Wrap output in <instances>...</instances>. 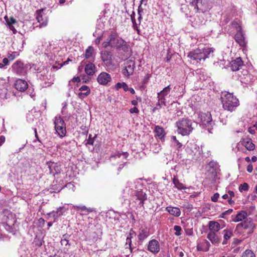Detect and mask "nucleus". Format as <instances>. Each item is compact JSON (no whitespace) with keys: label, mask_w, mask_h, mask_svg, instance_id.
Wrapping results in <instances>:
<instances>
[{"label":"nucleus","mask_w":257,"mask_h":257,"mask_svg":"<svg viewBox=\"0 0 257 257\" xmlns=\"http://www.w3.org/2000/svg\"><path fill=\"white\" fill-rule=\"evenodd\" d=\"M102 46L105 48L110 47L118 51H122L125 53L131 51L130 45L119 37L118 34L115 31L110 32L107 39L102 43Z\"/></svg>","instance_id":"nucleus-1"},{"label":"nucleus","mask_w":257,"mask_h":257,"mask_svg":"<svg viewBox=\"0 0 257 257\" xmlns=\"http://www.w3.org/2000/svg\"><path fill=\"white\" fill-rule=\"evenodd\" d=\"M214 49L212 48L205 47L198 48L188 53V57L193 63H198L201 60L213 56Z\"/></svg>","instance_id":"nucleus-2"},{"label":"nucleus","mask_w":257,"mask_h":257,"mask_svg":"<svg viewBox=\"0 0 257 257\" xmlns=\"http://www.w3.org/2000/svg\"><path fill=\"white\" fill-rule=\"evenodd\" d=\"M221 99L223 108L231 112L234 111L239 105L238 99L232 93L222 92Z\"/></svg>","instance_id":"nucleus-3"},{"label":"nucleus","mask_w":257,"mask_h":257,"mask_svg":"<svg viewBox=\"0 0 257 257\" xmlns=\"http://www.w3.org/2000/svg\"><path fill=\"white\" fill-rule=\"evenodd\" d=\"M177 132L182 136L189 135L193 131V122L191 120L183 118L176 122Z\"/></svg>","instance_id":"nucleus-4"},{"label":"nucleus","mask_w":257,"mask_h":257,"mask_svg":"<svg viewBox=\"0 0 257 257\" xmlns=\"http://www.w3.org/2000/svg\"><path fill=\"white\" fill-rule=\"evenodd\" d=\"M31 68L36 70V72L38 73L37 77L42 81L44 82V83L42 84L43 87H46L53 83V80L46 69H43V71L40 70L39 68H37V65L35 64H33Z\"/></svg>","instance_id":"nucleus-5"},{"label":"nucleus","mask_w":257,"mask_h":257,"mask_svg":"<svg viewBox=\"0 0 257 257\" xmlns=\"http://www.w3.org/2000/svg\"><path fill=\"white\" fill-rule=\"evenodd\" d=\"M254 227V224L250 218L246 219L244 221L238 224L236 226L235 232H242L243 233H251Z\"/></svg>","instance_id":"nucleus-6"},{"label":"nucleus","mask_w":257,"mask_h":257,"mask_svg":"<svg viewBox=\"0 0 257 257\" xmlns=\"http://www.w3.org/2000/svg\"><path fill=\"white\" fill-rule=\"evenodd\" d=\"M128 155V153L126 152L121 153L119 151H117L110 157V160L112 162L117 161V163H119L120 160L122 162H123L122 164H121L119 165V167L117 169L118 171L121 170V169L127 163V162H123V160H126Z\"/></svg>","instance_id":"nucleus-7"},{"label":"nucleus","mask_w":257,"mask_h":257,"mask_svg":"<svg viewBox=\"0 0 257 257\" xmlns=\"http://www.w3.org/2000/svg\"><path fill=\"white\" fill-rule=\"evenodd\" d=\"M54 123L56 132L60 137H63L66 134V124L63 118L60 116H55Z\"/></svg>","instance_id":"nucleus-8"},{"label":"nucleus","mask_w":257,"mask_h":257,"mask_svg":"<svg viewBox=\"0 0 257 257\" xmlns=\"http://www.w3.org/2000/svg\"><path fill=\"white\" fill-rule=\"evenodd\" d=\"M124 68L122 70V74L126 77H128L134 73L135 68V62L133 58L127 60L124 63Z\"/></svg>","instance_id":"nucleus-9"},{"label":"nucleus","mask_w":257,"mask_h":257,"mask_svg":"<svg viewBox=\"0 0 257 257\" xmlns=\"http://www.w3.org/2000/svg\"><path fill=\"white\" fill-rule=\"evenodd\" d=\"M12 71L19 75H24L27 72V68L20 60H17L12 66Z\"/></svg>","instance_id":"nucleus-10"},{"label":"nucleus","mask_w":257,"mask_h":257,"mask_svg":"<svg viewBox=\"0 0 257 257\" xmlns=\"http://www.w3.org/2000/svg\"><path fill=\"white\" fill-rule=\"evenodd\" d=\"M147 250L154 254H156L160 250V245L159 241L153 239L150 240L148 243Z\"/></svg>","instance_id":"nucleus-11"},{"label":"nucleus","mask_w":257,"mask_h":257,"mask_svg":"<svg viewBox=\"0 0 257 257\" xmlns=\"http://www.w3.org/2000/svg\"><path fill=\"white\" fill-rule=\"evenodd\" d=\"M192 26L195 28H198L205 24L206 20L204 18L203 12L196 14L194 16L193 19L191 20Z\"/></svg>","instance_id":"nucleus-12"},{"label":"nucleus","mask_w":257,"mask_h":257,"mask_svg":"<svg viewBox=\"0 0 257 257\" xmlns=\"http://www.w3.org/2000/svg\"><path fill=\"white\" fill-rule=\"evenodd\" d=\"M43 9L37 10L36 12V19L39 23V27H45L48 23L47 18L43 15Z\"/></svg>","instance_id":"nucleus-13"},{"label":"nucleus","mask_w":257,"mask_h":257,"mask_svg":"<svg viewBox=\"0 0 257 257\" xmlns=\"http://www.w3.org/2000/svg\"><path fill=\"white\" fill-rule=\"evenodd\" d=\"M136 203L138 202V207L144 208V201L147 199V195L142 190L137 191L135 193Z\"/></svg>","instance_id":"nucleus-14"},{"label":"nucleus","mask_w":257,"mask_h":257,"mask_svg":"<svg viewBox=\"0 0 257 257\" xmlns=\"http://www.w3.org/2000/svg\"><path fill=\"white\" fill-rule=\"evenodd\" d=\"M198 118L203 125H206L210 124L212 121V117L211 114L207 112V113H197Z\"/></svg>","instance_id":"nucleus-15"},{"label":"nucleus","mask_w":257,"mask_h":257,"mask_svg":"<svg viewBox=\"0 0 257 257\" xmlns=\"http://www.w3.org/2000/svg\"><path fill=\"white\" fill-rule=\"evenodd\" d=\"M97 80L99 84L105 85L111 81V77L108 73L103 72L98 75Z\"/></svg>","instance_id":"nucleus-16"},{"label":"nucleus","mask_w":257,"mask_h":257,"mask_svg":"<svg viewBox=\"0 0 257 257\" xmlns=\"http://www.w3.org/2000/svg\"><path fill=\"white\" fill-rule=\"evenodd\" d=\"M243 66V61L240 57L232 60L230 63V68L233 71H239Z\"/></svg>","instance_id":"nucleus-17"},{"label":"nucleus","mask_w":257,"mask_h":257,"mask_svg":"<svg viewBox=\"0 0 257 257\" xmlns=\"http://www.w3.org/2000/svg\"><path fill=\"white\" fill-rule=\"evenodd\" d=\"M171 90L170 85H168L165 87L161 92L158 93V98L159 101H161L162 103H163L166 105V99L165 97L168 95Z\"/></svg>","instance_id":"nucleus-18"},{"label":"nucleus","mask_w":257,"mask_h":257,"mask_svg":"<svg viewBox=\"0 0 257 257\" xmlns=\"http://www.w3.org/2000/svg\"><path fill=\"white\" fill-rule=\"evenodd\" d=\"M15 87L17 90L21 92H24L28 88V84L25 80L19 79L16 81Z\"/></svg>","instance_id":"nucleus-19"},{"label":"nucleus","mask_w":257,"mask_h":257,"mask_svg":"<svg viewBox=\"0 0 257 257\" xmlns=\"http://www.w3.org/2000/svg\"><path fill=\"white\" fill-rule=\"evenodd\" d=\"M47 164L49 169L50 173L53 175L54 176L60 172V167L57 163L52 162H48L47 163Z\"/></svg>","instance_id":"nucleus-20"},{"label":"nucleus","mask_w":257,"mask_h":257,"mask_svg":"<svg viewBox=\"0 0 257 257\" xmlns=\"http://www.w3.org/2000/svg\"><path fill=\"white\" fill-rule=\"evenodd\" d=\"M235 40L240 46L243 47L246 45L245 37L244 36L241 30H238L235 35Z\"/></svg>","instance_id":"nucleus-21"},{"label":"nucleus","mask_w":257,"mask_h":257,"mask_svg":"<svg viewBox=\"0 0 257 257\" xmlns=\"http://www.w3.org/2000/svg\"><path fill=\"white\" fill-rule=\"evenodd\" d=\"M96 69L95 65L93 63L90 62L85 65V72L87 75L92 76L95 73Z\"/></svg>","instance_id":"nucleus-22"},{"label":"nucleus","mask_w":257,"mask_h":257,"mask_svg":"<svg viewBox=\"0 0 257 257\" xmlns=\"http://www.w3.org/2000/svg\"><path fill=\"white\" fill-rule=\"evenodd\" d=\"M210 246V244L209 242L204 239L198 244L197 248V250L199 251H207L209 249Z\"/></svg>","instance_id":"nucleus-23"},{"label":"nucleus","mask_w":257,"mask_h":257,"mask_svg":"<svg viewBox=\"0 0 257 257\" xmlns=\"http://www.w3.org/2000/svg\"><path fill=\"white\" fill-rule=\"evenodd\" d=\"M207 238L214 245H217L220 242L218 236L213 232H209L207 234Z\"/></svg>","instance_id":"nucleus-24"},{"label":"nucleus","mask_w":257,"mask_h":257,"mask_svg":"<svg viewBox=\"0 0 257 257\" xmlns=\"http://www.w3.org/2000/svg\"><path fill=\"white\" fill-rule=\"evenodd\" d=\"M65 211V210L64 207H59L56 211H53L48 213V215L53 217L54 219H56L62 215Z\"/></svg>","instance_id":"nucleus-25"},{"label":"nucleus","mask_w":257,"mask_h":257,"mask_svg":"<svg viewBox=\"0 0 257 257\" xmlns=\"http://www.w3.org/2000/svg\"><path fill=\"white\" fill-rule=\"evenodd\" d=\"M241 144L249 151L253 150L255 148L254 145L252 143L251 140L249 138L243 139Z\"/></svg>","instance_id":"nucleus-26"},{"label":"nucleus","mask_w":257,"mask_h":257,"mask_svg":"<svg viewBox=\"0 0 257 257\" xmlns=\"http://www.w3.org/2000/svg\"><path fill=\"white\" fill-rule=\"evenodd\" d=\"M208 227L210 231V232L216 233L220 230V225L217 221H210L208 223Z\"/></svg>","instance_id":"nucleus-27"},{"label":"nucleus","mask_w":257,"mask_h":257,"mask_svg":"<svg viewBox=\"0 0 257 257\" xmlns=\"http://www.w3.org/2000/svg\"><path fill=\"white\" fill-rule=\"evenodd\" d=\"M200 4H201V1L200 0H190V5L194 7V9L195 10L196 12L200 11L201 12H203L204 10L200 6Z\"/></svg>","instance_id":"nucleus-28"},{"label":"nucleus","mask_w":257,"mask_h":257,"mask_svg":"<svg viewBox=\"0 0 257 257\" xmlns=\"http://www.w3.org/2000/svg\"><path fill=\"white\" fill-rule=\"evenodd\" d=\"M166 210L171 215L178 217L181 214V211L178 207L168 206Z\"/></svg>","instance_id":"nucleus-29"},{"label":"nucleus","mask_w":257,"mask_h":257,"mask_svg":"<svg viewBox=\"0 0 257 257\" xmlns=\"http://www.w3.org/2000/svg\"><path fill=\"white\" fill-rule=\"evenodd\" d=\"M247 214L245 211H241L239 212L236 216L232 219L234 222H239L245 219L247 217Z\"/></svg>","instance_id":"nucleus-30"},{"label":"nucleus","mask_w":257,"mask_h":257,"mask_svg":"<svg viewBox=\"0 0 257 257\" xmlns=\"http://www.w3.org/2000/svg\"><path fill=\"white\" fill-rule=\"evenodd\" d=\"M95 54L93 47L89 46L85 51V58L86 59L91 58L93 60L94 59Z\"/></svg>","instance_id":"nucleus-31"},{"label":"nucleus","mask_w":257,"mask_h":257,"mask_svg":"<svg viewBox=\"0 0 257 257\" xmlns=\"http://www.w3.org/2000/svg\"><path fill=\"white\" fill-rule=\"evenodd\" d=\"M111 57V52L108 51L104 50L101 53V58L103 62L111 61L112 59Z\"/></svg>","instance_id":"nucleus-32"},{"label":"nucleus","mask_w":257,"mask_h":257,"mask_svg":"<svg viewBox=\"0 0 257 257\" xmlns=\"http://www.w3.org/2000/svg\"><path fill=\"white\" fill-rule=\"evenodd\" d=\"M150 235L149 231L147 229H143L140 231L138 235V238L140 241L142 242Z\"/></svg>","instance_id":"nucleus-33"},{"label":"nucleus","mask_w":257,"mask_h":257,"mask_svg":"<svg viewBox=\"0 0 257 257\" xmlns=\"http://www.w3.org/2000/svg\"><path fill=\"white\" fill-rule=\"evenodd\" d=\"M155 132L156 133V135L160 139H162L165 135V132L164 128L159 125L156 126L155 128Z\"/></svg>","instance_id":"nucleus-34"},{"label":"nucleus","mask_w":257,"mask_h":257,"mask_svg":"<svg viewBox=\"0 0 257 257\" xmlns=\"http://www.w3.org/2000/svg\"><path fill=\"white\" fill-rule=\"evenodd\" d=\"M173 182L175 187L179 190L185 189L186 188L182 183L180 182L176 176L174 177L173 179Z\"/></svg>","instance_id":"nucleus-35"},{"label":"nucleus","mask_w":257,"mask_h":257,"mask_svg":"<svg viewBox=\"0 0 257 257\" xmlns=\"http://www.w3.org/2000/svg\"><path fill=\"white\" fill-rule=\"evenodd\" d=\"M222 233L223 234L224 238V240L222 242V244H226V240L229 239L230 238V237L232 235V231L229 230L224 229Z\"/></svg>","instance_id":"nucleus-36"},{"label":"nucleus","mask_w":257,"mask_h":257,"mask_svg":"<svg viewBox=\"0 0 257 257\" xmlns=\"http://www.w3.org/2000/svg\"><path fill=\"white\" fill-rule=\"evenodd\" d=\"M16 219L13 218V219L10 220H8L6 222V229L9 230L10 232H12L13 226L14 225V223L16 222Z\"/></svg>","instance_id":"nucleus-37"},{"label":"nucleus","mask_w":257,"mask_h":257,"mask_svg":"<svg viewBox=\"0 0 257 257\" xmlns=\"http://www.w3.org/2000/svg\"><path fill=\"white\" fill-rule=\"evenodd\" d=\"M128 86L125 82H118L115 85V88L118 90L120 88H123L125 91H127Z\"/></svg>","instance_id":"nucleus-38"},{"label":"nucleus","mask_w":257,"mask_h":257,"mask_svg":"<svg viewBox=\"0 0 257 257\" xmlns=\"http://www.w3.org/2000/svg\"><path fill=\"white\" fill-rule=\"evenodd\" d=\"M63 238H62L61 240V245L65 246H67V245H70V244L69 243V240L68 239V238L69 237V235L68 234H65L63 235Z\"/></svg>","instance_id":"nucleus-39"},{"label":"nucleus","mask_w":257,"mask_h":257,"mask_svg":"<svg viewBox=\"0 0 257 257\" xmlns=\"http://www.w3.org/2000/svg\"><path fill=\"white\" fill-rule=\"evenodd\" d=\"M181 11L187 16H188L190 14V10L188 6L186 5H182L181 7Z\"/></svg>","instance_id":"nucleus-40"},{"label":"nucleus","mask_w":257,"mask_h":257,"mask_svg":"<svg viewBox=\"0 0 257 257\" xmlns=\"http://www.w3.org/2000/svg\"><path fill=\"white\" fill-rule=\"evenodd\" d=\"M242 257H255L254 253L250 250H246L242 254Z\"/></svg>","instance_id":"nucleus-41"},{"label":"nucleus","mask_w":257,"mask_h":257,"mask_svg":"<svg viewBox=\"0 0 257 257\" xmlns=\"http://www.w3.org/2000/svg\"><path fill=\"white\" fill-rule=\"evenodd\" d=\"M172 140L174 142V145L177 149H180L182 147V144L180 143L176 139L175 136H172Z\"/></svg>","instance_id":"nucleus-42"},{"label":"nucleus","mask_w":257,"mask_h":257,"mask_svg":"<svg viewBox=\"0 0 257 257\" xmlns=\"http://www.w3.org/2000/svg\"><path fill=\"white\" fill-rule=\"evenodd\" d=\"M79 90L82 92L83 91H85L84 93H86L87 95H89L90 93V89L87 85H82L80 87Z\"/></svg>","instance_id":"nucleus-43"},{"label":"nucleus","mask_w":257,"mask_h":257,"mask_svg":"<svg viewBox=\"0 0 257 257\" xmlns=\"http://www.w3.org/2000/svg\"><path fill=\"white\" fill-rule=\"evenodd\" d=\"M174 230L175 231V234L177 236H179L181 234L182 228L181 226L178 225H175Z\"/></svg>","instance_id":"nucleus-44"},{"label":"nucleus","mask_w":257,"mask_h":257,"mask_svg":"<svg viewBox=\"0 0 257 257\" xmlns=\"http://www.w3.org/2000/svg\"><path fill=\"white\" fill-rule=\"evenodd\" d=\"M136 181H134V182H132L131 181H127V185L126 186V188H130L131 190H133L134 189V188H136Z\"/></svg>","instance_id":"nucleus-45"},{"label":"nucleus","mask_w":257,"mask_h":257,"mask_svg":"<svg viewBox=\"0 0 257 257\" xmlns=\"http://www.w3.org/2000/svg\"><path fill=\"white\" fill-rule=\"evenodd\" d=\"M5 19L6 20V23H7L8 25H13L16 23V20L14 18H11L9 19H8V18L7 16H6L5 17Z\"/></svg>","instance_id":"nucleus-46"},{"label":"nucleus","mask_w":257,"mask_h":257,"mask_svg":"<svg viewBox=\"0 0 257 257\" xmlns=\"http://www.w3.org/2000/svg\"><path fill=\"white\" fill-rule=\"evenodd\" d=\"M248 190V185L246 183H244L243 184H241L239 186V190L240 192H242L243 191H247Z\"/></svg>","instance_id":"nucleus-47"},{"label":"nucleus","mask_w":257,"mask_h":257,"mask_svg":"<svg viewBox=\"0 0 257 257\" xmlns=\"http://www.w3.org/2000/svg\"><path fill=\"white\" fill-rule=\"evenodd\" d=\"M77 208L81 211H85L87 212H92L93 211V209L92 208H88L85 206H77Z\"/></svg>","instance_id":"nucleus-48"},{"label":"nucleus","mask_w":257,"mask_h":257,"mask_svg":"<svg viewBox=\"0 0 257 257\" xmlns=\"http://www.w3.org/2000/svg\"><path fill=\"white\" fill-rule=\"evenodd\" d=\"M132 236H127L126 239V243H125V246L126 248L127 247V245L129 247V248L131 249V251H132V249L131 248V244H132Z\"/></svg>","instance_id":"nucleus-49"},{"label":"nucleus","mask_w":257,"mask_h":257,"mask_svg":"<svg viewBox=\"0 0 257 257\" xmlns=\"http://www.w3.org/2000/svg\"><path fill=\"white\" fill-rule=\"evenodd\" d=\"M231 25L233 27H234L237 30V31L239 29L241 30L238 21H234L231 23Z\"/></svg>","instance_id":"nucleus-50"},{"label":"nucleus","mask_w":257,"mask_h":257,"mask_svg":"<svg viewBox=\"0 0 257 257\" xmlns=\"http://www.w3.org/2000/svg\"><path fill=\"white\" fill-rule=\"evenodd\" d=\"M9 59L7 58H5L3 60V62L0 63V68H3L5 66L9 64Z\"/></svg>","instance_id":"nucleus-51"},{"label":"nucleus","mask_w":257,"mask_h":257,"mask_svg":"<svg viewBox=\"0 0 257 257\" xmlns=\"http://www.w3.org/2000/svg\"><path fill=\"white\" fill-rule=\"evenodd\" d=\"M233 211V210L232 209H229L223 212H222L221 215H220V217L225 218V215L230 214Z\"/></svg>","instance_id":"nucleus-52"},{"label":"nucleus","mask_w":257,"mask_h":257,"mask_svg":"<svg viewBox=\"0 0 257 257\" xmlns=\"http://www.w3.org/2000/svg\"><path fill=\"white\" fill-rule=\"evenodd\" d=\"M219 197V194L218 193H215L211 198V201L216 202L218 201Z\"/></svg>","instance_id":"nucleus-53"},{"label":"nucleus","mask_w":257,"mask_h":257,"mask_svg":"<svg viewBox=\"0 0 257 257\" xmlns=\"http://www.w3.org/2000/svg\"><path fill=\"white\" fill-rule=\"evenodd\" d=\"M91 137H92V135H89L88 139L86 140V145H87V144L90 145H93L94 139H92Z\"/></svg>","instance_id":"nucleus-54"},{"label":"nucleus","mask_w":257,"mask_h":257,"mask_svg":"<svg viewBox=\"0 0 257 257\" xmlns=\"http://www.w3.org/2000/svg\"><path fill=\"white\" fill-rule=\"evenodd\" d=\"M130 112L131 113H138L139 112V110L137 107L135 106L130 109Z\"/></svg>","instance_id":"nucleus-55"},{"label":"nucleus","mask_w":257,"mask_h":257,"mask_svg":"<svg viewBox=\"0 0 257 257\" xmlns=\"http://www.w3.org/2000/svg\"><path fill=\"white\" fill-rule=\"evenodd\" d=\"M88 95H87V94H86V93H83V92H79L78 94V96L80 98H84V97H86L87 96H88Z\"/></svg>","instance_id":"nucleus-56"},{"label":"nucleus","mask_w":257,"mask_h":257,"mask_svg":"<svg viewBox=\"0 0 257 257\" xmlns=\"http://www.w3.org/2000/svg\"><path fill=\"white\" fill-rule=\"evenodd\" d=\"M253 170V166L251 164H249L247 167V171L251 173Z\"/></svg>","instance_id":"nucleus-57"},{"label":"nucleus","mask_w":257,"mask_h":257,"mask_svg":"<svg viewBox=\"0 0 257 257\" xmlns=\"http://www.w3.org/2000/svg\"><path fill=\"white\" fill-rule=\"evenodd\" d=\"M131 20L133 23H134L135 22H136L135 19V13L134 12H133L132 14L131 15Z\"/></svg>","instance_id":"nucleus-58"},{"label":"nucleus","mask_w":257,"mask_h":257,"mask_svg":"<svg viewBox=\"0 0 257 257\" xmlns=\"http://www.w3.org/2000/svg\"><path fill=\"white\" fill-rule=\"evenodd\" d=\"M71 81L72 82H80V77L77 76V77H73L72 79H71Z\"/></svg>","instance_id":"nucleus-59"},{"label":"nucleus","mask_w":257,"mask_h":257,"mask_svg":"<svg viewBox=\"0 0 257 257\" xmlns=\"http://www.w3.org/2000/svg\"><path fill=\"white\" fill-rule=\"evenodd\" d=\"M9 27V28L11 30H12L14 34H16L17 32V30L15 29L14 27L13 26V25H8Z\"/></svg>","instance_id":"nucleus-60"},{"label":"nucleus","mask_w":257,"mask_h":257,"mask_svg":"<svg viewBox=\"0 0 257 257\" xmlns=\"http://www.w3.org/2000/svg\"><path fill=\"white\" fill-rule=\"evenodd\" d=\"M5 141V137L4 136H1L0 137V146L2 145V144Z\"/></svg>","instance_id":"nucleus-61"},{"label":"nucleus","mask_w":257,"mask_h":257,"mask_svg":"<svg viewBox=\"0 0 257 257\" xmlns=\"http://www.w3.org/2000/svg\"><path fill=\"white\" fill-rule=\"evenodd\" d=\"M137 100H133L131 101V103L132 105H133L134 106H136L138 105V100L139 99V98L137 97Z\"/></svg>","instance_id":"nucleus-62"},{"label":"nucleus","mask_w":257,"mask_h":257,"mask_svg":"<svg viewBox=\"0 0 257 257\" xmlns=\"http://www.w3.org/2000/svg\"><path fill=\"white\" fill-rule=\"evenodd\" d=\"M135 232L134 231L133 229H131L129 231V234L127 236H132V238L133 237V236L134 235H135Z\"/></svg>","instance_id":"nucleus-63"},{"label":"nucleus","mask_w":257,"mask_h":257,"mask_svg":"<svg viewBox=\"0 0 257 257\" xmlns=\"http://www.w3.org/2000/svg\"><path fill=\"white\" fill-rule=\"evenodd\" d=\"M228 195H229L230 198H232V197H234V193L232 191H228Z\"/></svg>","instance_id":"nucleus-64"}]
</instances>
